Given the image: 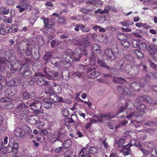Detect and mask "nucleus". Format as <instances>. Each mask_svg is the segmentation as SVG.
I'll list each match as a JSON object with an SVG mask.
<instances>
[{
    "instance_id": "1",
    "label": "nucleus",
    "mask_w": 157,
    "mask_h": 157,
    "mask_svg": "<svg viewBox=\"0 0 157 157\" xmlns=\"http://www.w3.org/2000/svg\"><path fill=\"white\" fill-rule=\"evenodd\" d=\"M19 144L18 143H14L13 139H11L8 144L6 148L3 145L2 139H0V153L5 154L6 153L16 155L18 152Z\"/></svg>"
},
{
    "instance_id": "2",
    "label": "nucleus",
    "mask_w": 157,
    "mask_h": 157,
    "mask_svg": "<svg viewBox=\"0 0 157 157\" xmlns=\"http://www.w3.org/2000/svg\"><path fill=\"white\" fill-rule=\"evenodd\" d=\"M75 50V53L70 49H67L65 52L67 56L68 60H70V62H73L74 61L77 62L79 61L82 55V51L80 48H78Z\"/></svg>"
},
{
    "instance_id": "3",
    "label": "nucleus",
    "mask_w": 157,
    "mask_h": 157,
    "mask_svg": "<svg viewBox=\"0 0 157 157\" xmlns=\"http://www.w3.org/2000/svg\"><path fill=\"white\" fill-rule=\"evenodd\" d=\"M121 102V105L119 110L117 113V115L119 114L120 113L124 111L128 108V110L130 111L132 110V107L133 106V103L132 101L130 100H127L125 101L123 98H119L117 100V102L120 104Z\"/></svg>"
},
{
    "instance_id": "4",
    "label": "nucleus",
    "mask_w": 157,
    "mask_h": 157,
    "mask_svg": "<svg viewBox=\"0 0 157 157\" xmlns=\"http://www.w3.org/2000/svg\"><path fill=\"white\" fill-rule=\"evenodd\" d=\"M42 100V99L40 98H36L34 99V102L29 105L31 109L35 111L36 114L43 113V110L41 109Z\"/></svg>"
},
{
    "instance_id": "5",
    "label": "nucleus",
    "mask_w": 157,
    "mask_h": 157,
    "mask_svg": "<svg viewBox=\"0 0 157 157\" xmlns=\"http://www.w3.org/2000/svg\"><path fill=\"white\" fill-rule=\"evenodd\" d=\"M94 118H92L90 120V121L92 123H100L103 122L105 120L104 118H112L114 117V116H111V113H107L105 114H100L98 116H94Z\"/></svg>"
},
{
    "instance_id": "6",
    "label": "nucleus",
    "mask_w": 157,
    "mask_h": 157,
    "mask_svg": "<svg viewBox=\"0 0 157 157\" xmlns=\"http://www.w3.org/2000/svg\"><path fill=\"white\" fill-rule=\"evenodd\" d=\"M86 72L89 78L94 79L97 77L99 75L98 71H96L95 68L91 66L86 69Z\"/></svg>"
},
{
    "instance_id": "7",
    "label": "nucleus",
    "mask_w": 157,
    "mask_h": 157,
    "mask_svg": "<svg viewBox=\"0 0 157 157\" xmlns=\"http://www.w3.org/2000/svg\"><path fill=\"white\" fill-rule=\"evenodd\" d=\"M4 57L6 61L10 63L12 62L16 58L14 52L11 49H9L6 51L4 53Z\"/></svg>"
},
{
    "instance_id": "8",
    "label": "nucleus",
    "mask_w": 157,
    "mask_h": 157,
    "mask_svg": "<svg viewBox=\"0 0 157 157\" xmlns=\"http://www.w3.org/2000/svg\"><path fill=\"white\" fill-rule=\"evenodd\" d=\"M13 65V66L15 67L18 70L19 68V69L18 71V73L19 74H21L22 73L21 71H25V65H22L21 62L20 60H17L14 63H11Z\"/></svg>"
},
{
    "instance_id": "9",
    "label": "nucleus",
    "mask_w": 157,
    "mask_h": 157,
    "mask_svg": "<svg viewBox=\"0 0 157 157\" xmlns=\"http://www.w3.org/2000/svg\"><path fill=\"white\" fill-rule=\"evenodd\" d=\"M108 59L114 60L116 59V53L110 48H107L105 51Z\"/></svg>"
},
{
    "instance_id": "10",
    "label": "nucleus",
    "mask_w": 157,
    "mask_h": 157,
    "mask_svg": "<svg viewBox=\"0 0 157 157\" xmlns=\"http://www.w3.org/2000/svg\"><path fill=\"white\" fill-rule=\"evenodd\" d=\"M145 113V111L144 110H138L135 112H129V114L126 116V117L128 119H131L132 117H139L142 116Z\"/></svg>"
},
{
    "instance_id": "11",
    "label": "nucleus",
    "mask_w": 157,
    "mask_h": 157,
    "mask_svg": "<svg viewBox=\"0 0 157 157\" xmlns=\"http://www.w3.org/2000/svg\"><path fill=\"white\" fill-rule=\"evenodd\" d=\"M144 86V84L143 82L138 83L135 82L131 84L130 87L131 89L134 91H139L140 89Z\"/></svg>"
},
{
    "instance_id": "12",
    "label": "nucleus",
    "mask_w": 157,
    "mask_h": 157,
    "mask_svg": "<svg viewBox=\"0 0 157 157\" xmlns=\"http://www.w3.org/2000/svg\"><path fill=\"white\" fill-rule=\"evenodd\" d=\"M53 52L52 51L45 52L44 55L43 57V59L46 61L49 60L53 64H55L56 66H57L58 65V62L55 61L52 62L51 60V59L53 57Z\"/></svg>"
},
{
    "instance_id": "13",
    "label": "nucleus",
    "mask_w": 157,
    "mask_h": 157,
    "mask_svg": "<svg viewBox=\"0 0 157 157\" xmlns=\"http://www.w3.org/2000/svg\"><path fill=\"white\" fill-rule=\"evenodd\" d=\"M117 89L120 94L121 95H129L131 94L129 89L125 86H118Z\"/></svg>"
},
{
    "instance_id": "14",
    "label": "nucleus",
    "mask_w": 157,
    "mask_h": 157,
    "mask_svg": "<svg viewBox=\"0 0 157 157\" xmlns=\"http://www.w3.org/2000/svg\"><path fill=\"white\" fill-rule=\"evenodd\" d=\"M36 84L40 86H48L49 85L50 82L47 81L44 77H38L36 80Z\"/></svg>"
},
{
    "instance_id": "15",
    "label": "nucleus",
    "mask_w": 157,
    "mask_h": 157,
    "mask_svg": "<svg viewBox=\"0 0 157 157\" xmlns=\"http://www.w3.org/2000/svg\"><path fill=\"white\" fill-rule=\"evenodd\" d=\"M15 135L18 137H22L25 134V131L23 128L20 127H17L15 128L14 131Z\"/></svg>"
},
{
    "instance_id": "16",
    "label": "nucleus",
    "mask_w": 157,
    "mask_h": 157,
    "mask_svg": "<svg viewBox=\"0 0 157 157\" xmlns=\"http://www.w3.org/2000/svg\"><path fill=\"white\" fill-rule=\"evenodd\" d=\"M4 25L2 24L0 25V34L6 35L10 32H11V31H10L11 29L10 27L7 26L4 28Z\"/></svg>"
},
{
    "instance_id": "17",
    "label": "nucleus",
    "mask_w": 157,
    "mask_h": 157,
    "mask_svg": "<svg viewBox=\"0 0 157 157\" xmlns=\"http://www.w3.org/2000/svg\"><path fill=\"white\" fill-rule=\"evenodd\" d=\"M50 98L52 101L55 103L63 101V98L62 97H58L57 95L55 94H51Z\"/></svg>"
},
{
    "instance_id": "18",
    "label": "nucleus",
    "mask_w": 157,
    "mask_h": 157,
    "mask_svg": "<svg viewBox=\"0 0 157 157\" xmlns=\"http://www.w3.org/2000/svg\"><path fill=\"white\" fill-rule=\"evenodd\" d=\"M35 93L34 92H30L28 93L27 91L23 93V94L22 98L23 100H27L28 99L31 98L35 96Z\"/></svg>"
},
{
    "instance_id": "19",
    "label": "nucleus",
    "mask_w": 157,
    "mask_h": 157,
    "mask_svg": "<svg viewBox=\"0 0 157 157\" xmlns=\"http://www.w3.org/2000/svg\"><path fill=\"white\" fill-rule=\"evenodd\" d=\"M52 102L50 100L47 98H45L43 99V105L44 107L46 109H49L52 106Z\"/></svg>"
},
{
    "instance_id": "20",
    "label": "nucleus",
    "mask_w": 157,
    "mask_h": 157,
    "mask_svg": "<svg viewBox=\"0 0 157 157\" xmlns=\"http://www.w3.org/2000/svg\"><path fill=\"white\" fill-rule=\"evenodd\" d=\"M28 105H26L25 103H21L20 104L17 108H15L14 111V113L16 115L18 114V113L20 112L21 111H22L23 109L26 108Z\"/></svg>"
},
{
    "instance_id": "21",
    "label": "nucleus",
    "mask_w": 157,
    "mask_h": 157,
    "mask_svg": "<svg viewBox=\"0 0 157 157\" xmlns=\"http://www.w3.org/2000/svg\"><path fill=\"white\" fill-rule=\"evenodd\" d=\"M129 143L130 144V146H131V147L133 146H135L136 147H138L140 151L143 149L142 145L139 141H136L135 140H131Z\"/></svg>"
},
{
    "instance_id": "22",
    "label": "nucleus",
    "mask_w": 157,
    "mask_h": 157,
    "mask_svg": "<svg viewBox=\"0 0 157 157\" xmlns=\"http://www.w3.org/2000/svg\"><path fill=\"white\" fill-rule=\"evenodd\" d=\"M129 143L130 144V146H131V147L133 146H135L136 147H138L140 151L143 149L142 145L139 141H136L135 140H131Z\"/></svg>"
},
{
    "instance_id": "23",
    "label": "nucleus",
    "mask_w": 157,
    "mask_h": 157,
    "mask_svg": "<svg viewBox=\"0 0 157 157\" xmlns=\"http://www.w3.org/2000/svg\"><path fill=\"white\" fill-rule=\"evenodd\" d=\"M129 143L130 144V146H131V147L133 146H135L136 147H138L140 151L143 149L142 145L139 141H136L135 140H131Z\"/></svg>"
},
{
    "instance_id": "24",
    "label": "nucleus",
    "mask_w": 157,
    "mask_h": 157,
    "mask_svg": "<svg viewBox=\"0 0 157 157\" xmlns=\"http://www.w3.org/2000/svg\"><path fill=\"white\" fill-rule=\"evenodd\" d=\"M28 121L31 124L34 125L36 124L39 121V118L36 116H33L30 117Z\"/></svg>"
},
{
    "instance_id": "25",
    "label": "nucleus",
    "mask_w": 157,
    "mask_h": 157,
    "mask_svg": "<svg viewBox=\"0 0 157 157\" xmlns=\"http://www.w3.org/2000/svg\"><path fill=\"white\" fill-rule=\"evenodd\" d=\"M72 63V62H70V60H63L60 62L59 65L61 67L66 68L69 67L70 66L71 63Z\"/></svg>"
},
{
    "instance_id": "26",
    "label": "nucleus",
    "mask_w": 157,
    "mask_h": 157,
    "mask_svg": "<svg viewBox=\"0 0 157 157\" xmlns=\"http://www.w3.org/2000/svg\"><path fill=\"white\" fill-rule=\"evenodd\" d=\"M21 72H22V73L21 74H22V77L25 79H29L31 78L32 76V72L30 70L26 71L25 68V71H21Z\"/></svg>"
},
{
    "instance_id": "27",
    "label": "nucleus",
    "mask_w": 157,
    "mask_h": 157,
    "mask_svg": "<svg viewBox=\"0 0 157 157\" xmlns=\"http://www.w3.org/2000/svg\"><path fill=\"white\" fill-rule=\"evenodd\" d=\"M29 113V111L28 110L24 109L21 111L20 112L18 113V114H16V115L19 116L21 118H23V117H27L28 116Z\"/></svg>"
},
{
    "instance_id": "28",
    "label": "nucleus",
    "mask_w": 157,
    "mask_h": 157,
    "mask_svg": "<svg viewBox=\"0 0 157 157\" xmlns=\"http://www.w3.org/2000/svg\"><path fill=\"white\" fill-rule=\"evenodd\" d=\"M131 147V146H130L129 143L127 145L123 147L122 151L124 155H127L129 154Z\"/></svg>"
},
{
    "instance_id": "29",
    "label": "nucleus",
    "mask_w": 157,
    "mask_h": 157,
    "mask_svg": "<svg viewBox=\"0 0 157 157\" xmlns=\"http://www.w3.org/2000/svg\"><path fill=\"white\" fill-rule=\"evenodd\" d=\"M44 27L45 28H49L48 26H52L54 24V22L53 20L49 18H45L44 19Z\"/></svg>"
},
{
    "instance_id": "30",
    "label": "nucleus",
    "mask_w": 157,
    "mask_h": 157,
    "mask_svg": "<svg viewBox=\"0 0 157 157\" xmlns=\"http://www.w3.org/2000/svg\"><path fill=\"white\" fill-rule=\"evenodd\" d=\"M7 81L4 77L0 74V89H2L5 86Z\"/></svg>"
},
{
    "instance_id": "31",
    "label": "nucleus",
    "mask_w": 157,
    "mask_h": 157,
    "mask_svg": "<svg viewBox=\"0 0 157 157\" xmlns=\"http://www.w3.org/2000/svg\"><path fill=\"white\" fill-rule=\"evenodd\" d=\"M111 9V6H107L104 8V10L101 11V9H98L97 10L95 11V13H97L98 12L99 13H107L109 12V10Z\"/></svg>"
},
{
    "instance_id": "32",
    "label": "nucleus",
    "mask_w": 157,
    "mask_h": 157,
    "mask_svg": "<svg viewBox=\"0 0 157 157\" xmlns=\"http://www.w3.org/2000/svg\"><path fill=\"white\" fill-rule=\"evenodd\" d=\"M139 73V70L138 68L134 66L132 67L129 74L132 76L134 77L137 75Z\"/></svg>"
},
{
    "instance_id": "33",
    "label": "nucleus",
    "mask_w": 157,
    "mask_h": 157,
    "mask_svg": "<svg viewBox=\"0 0 157 157\" xmlns=\"http://www.w3.org/2000/svg\"><path fill=\"white\" fill-rule=\"evenodd\" d=\"M80 153L82 154L81 155V156L82 157L86 156V155H90L89 150H87V147L82 148L81 150Z\"/></svg>"
},
{
    "instance_id": "34",
    "label": "nucleus",
    "mask_w": 157,
    "mask_h": 157,
    "mask_svg": "<svg viewBox=\"0 0 157 157\" xmlns=\"http://www.w3.org/2000/svg\"><path fill=\"white\" fill-rule=\"evenodd\" d=\"M98 148L94 146H92L89 148V152L90 154H95L98 153Z\"/></svg>"
},
{
    "instance_id": "35",
    "label": "nucleus",
    "mask_w": 157,
    "mask_h": 157,
    "mask_svg": "<svg viewBox=\"0 0 157 157\" xmlns=\"http://www.w3.org/2000/svg\"><path fill=\"white\" fill-rule=\"evenodd\" d=\"M97 63L101 67L105 68L108 70L110 69V67L107 65L106 63L103 61H101L100 59H98L97 61Z\"/></svg>"
},
{
    "instance_id": "36",
    "label": "nucleus",
    "mask_w": 157,
    "mask_h": 157,
    "mask_svg": "<svg viewBox=\"0 0 157 157\" xmlns=\"http://www.w3.org/2000/svg\"><path fill=\"white\" fill-rule=\"evenodd\" d=\"M125 142V139L124 138L120 139L119 140H116L115 143L117 144L119 147H122Z\"/></svg>"
},
{
    "instance_id": "37",
    "label": "nucleus",
    "mask_w": 157,
    "mask_h": 157,
    "mask_svg": "<svg viewBox=\"0 0 157 157\" xmlns=\"http://www.w3.org/2000/svg\"><path fill=\"white\" fill-rule=\"evenodd\" d=\"M28 44L24 42H21L19 45V50L21 51H23L28 47Z\"/></svg>"
},
{
    "instance_id": "38",
    "label": "nucleus",
    "mask_w": 157,
    "mask_h": 157,
    "mask_svg": "<svg viewBox=\"0 0 157 157\" xmlns=\"http://www.w3.org/2000/svg\"><path fill=\"white\" fill-rule=\"evenodd\" d=\"M93 50L96 53L99 54L101 51L100 47L97 44H93Z\"/></svg>"
},
{
    "instance_id": "39",
    "label": "nucleus",
    "mask_w": 157,
    "mask_h": 157,
    "mask_svg": "<svg viewBox=\"0 0 157 157\" xmlns=\"http://www.w3.org/2000/svg\"><path fill=\"white\" fill-rule=\"evenodd\" d=\"M72 142L70 140H65L63 143L64 147L65 148H70L72 145Z\"/></svg>"
},
{
    "instance_id": "40",
    "label": "nucleus",
    "mask_w": 157,
    "mask_h": 157,
    "mask_svg": "<svg viewBox=\"0 0 157 157\" xmlns=\"http://www.w3.org/2000/svg\"><path fill=\"white\" fill-rule=\"evenodd\" d=\"M134 54L139 59H142L144 57V54L140 50H135L133 51Z\"/></svg>"
},
{
    "instance_id": "41",
    "label": "nucleus",
    "mask_w": 157,
    "mask_h": 157,
    "mask_svg": "<svg viewBox=\"0 0 157 157\" xmlns=\"http://www.w3.org/2000/svg\"><path fill=\"white\" fill-rule=\"evenodd\" d=\"M58 75V73L57 72L53 71L48 72L47 75V77L50 79L51 78H52L55 77L57 76Z\"/></svg>"
},
{
    "instance_id": "42",
    "label": "nucleus",
    "mask_w": 157,
    "mask_h": 157,
    "mask_svg": "<svg viewBox=\"0 0 157 157\" xmlns=\"http://www.w3.org/2000/svg\"><path fill=\"white\" fill-rule=\"evenodd\" d=\"M6 60L5 59V57H0V71H2L4 70V67L2 65V63H4L6 62Z\"/></svg>"
},
{
    "instance_id": "43",
    "label": "nucleus",
    "mask_w": 157,
    "mask_h": 157,
    "mask_svg": "<svg viewBox=\"0 0 157 157\" xmlns=\"http://www.w3.org/2000/svg\"><path fill=\"white\" fill-rule=\"evenodd\" d=\"M117 39L121 41V43L123 41H125L126 39V37L123 34L118 33L117 36Z\"/></svg>"
},
{
    "instance_id": "44",
    "label": "nucleus",
    "mask_w": 157,
    "mask_h": 157,
    "mask_svg": "<svg viewBox=\"0 0 157 157\" xmlns=\"http://www.w3.org/2000/svg\"><path fill=\"white\" fill-rule=\"evenodd\" d=\"M9 13V10L6 8L0 7V14L6 15Z\"/></svg>"
},
{
    "instance_id": "45",
    "label": "nucleus",
    "mask_w": 157,
    "mask_h": 157,
    "mask_svg": "<svg viewBox=\"0 0 157 157\" xmlns=\"http://www.w3.org/2000/svg\"><path fill=\"white\" fill-rule=\"evenodd\" d=\"M113 81L115 82L119 83L120 84H124L125 82V80L124 78L118 77L114 78Z\"/></svg>"
},
{
    "instance_id": "46",
    "label": "nucleus",
    "mask_w": 157,
    "mask_h": 157,
    "mask_svg": "<svg viewBox=\"0 0 157 157\" xmlns=\"http://www.w3.org/2000/svg\"><path fill=\"white\" fill-rule=\"evenodd\" d=\"M89 60L91 65H94L96 63L95 59L93 53H91L89 58Z\"/></svg>"
},
{
    "instance_id": "47",
    "label": "nucleus",
    "mask_w": 157,
    "mask_h": 157,
    "mask_svg": "<svg viewBox=\"0 0 157 157\" xmlns=\"http://www.w3.org/2000/svg\"><path fill=\"white\" fill-rule=\"evenodd\" d=\"M142 33V31H141V30L140 29L137 30L136 31V32L133 33V34L135 37L139 38H141L142 36L141 35Z\"/></svg>"
},
{
    "instance_id": "48",
    "label": "nucleus",
    "mask_w": 157,
    "mask_h": 157,
    "mask_svg": "<svg viewBox=\"0 0 157 157\" xmlns=\"http://www.w3.org/2000/svg\"><path fill=\"white\" fill-rule=\"evenodd\" d=\"M132 67L131 65L129 64L126 65L124 67V71L129 74Z\"/></svg>"
},
{
    "instance_id": "49",
    "label": "nucleus",
    "mask_w": 157,
    "mask_h": 157,
    "mask_svg": "<svg viewBox=\"0 0 157 157\" xmlns=\"http://www.w3.org/2000/svg\"><path fill=\"white\" fill-rule=\"evenodd\" d=\"M131 45L135 48H139L140 47V43L135 40H132L131 42Z\"/></svg>"
},
{
    "instance_id": "50",
    "label": "nucleus",
    "mask_w": 157,
    "mask_h": 157,
    "mask_svg": "<svg viewBox=\"0 0 157 157\" xmlns=\"http://www.w3.org/2000/svg\"><path fill=\"white\" fill-rule=\"evenodd\" d=\"M144 144L149 148H151L154 146V143L152 141H146L144 142Z\"/></svg>"
},
{
    "instance_id": "51",
    "label": "nucleus",
    "mask_w": 157,
    "mask_h": 157,
    "mask_svg": "<svg viewBox=\"0 0 157 157\" xmlns=\"http://www.w3.org/2000/svg\"><path fill=\"white\" fill-rule=\"evenodd\" d=\"M21 6L26 8L29 6L30 2L28 0H23L21 1Z\"/></svg>"
},
{
    "instance_id": "52",
    "label": "nucleus",
    "mask_w": 157,
    "mask_h": 157,
    "mask_svg": "<svg viewBox=\"0 0 157 157\" xmlns=\"http://www.w3.org/2000/svg\"><path fill=\"white\" fill-rule=\"evenodd\" d=\"M80 30L82 32L87 33L90 31V29L88 27L82 24Z\"/></svg>"
},
{
    "instance_id": "53",
    "label": "nucleus",
    "mask_w": 157,
    "mask_h": 157,
    "mask_svg": "<svg viewBox=\"0 0 157 157\" xmlns=\"http://www.w3.org/2000/svg\"><path fill=\"white\" fill-rule=\"evenodd\" d=\"M45 124L44 122L39 121L36 123V127L37 128L39 129H43Z\"/></svg>"
},
{
    "instance_id": "54",
    "label": "nucleus",
    "mask_w": 157,
    "mask_h": 157,
    "mask_svg": "<svg viewBox=\"0 0 157 157\" xmlns=\"http://www.w3.org/2000/svg\"><path fill=\"white\" fill-rule=\"evenodd\" d=\"M74 121L72 118H67L65 121V125L67 126L69 125V124L74 122Z\"/></svg>"
},
{
    "instance_id": "55",
    "label": "nucleus",
    "mask_w": 157,
    "mask_h": 157,
    "mask_svg": "<svg viewBox=\"0 0 157 157\" xmlns=\"http://www.w3.org/2000/svg\"><path fill=\"white\" fill-rule=\"evenodd\" d=\"M12 101V99L7 97L2 98L0 99V101L2 102H10Z\"/></svg>"
},
{
    "instance_id": "56",
    "label": "nucleus",
    "mask_w": 157,
    "mask_h": 157,
    "mask_svg": "<svg viewBox=\"0 0 157 157\" xmlns=\"http://www.w3.org/2000/svg\"><path fill=\"white\" fill-rule=\"evenodd\" d=\"M92 9L87 10L83 8H81L80 10L81 12L85 14H87L91 12H92Z\"/></svg>"
},
{
    "instance_id": "57",
    "label": "nucleus",
    "mask_w": 157,
    "mask_h": 157,
    "mask_svg": "<svg viewBox=\"0 0 157 157\" xmlns=\"http://www.w3.org/2000/svg\"><path fill=\"white\" fill-rule=\"evenodd\" d=\"M121 44L123 46L126 48H128L130 46V42L128 41L127 40L121 42Z\"/></svg>"
},
{
    "instance_id": "58",
    "label": "nucleus",
    "mask_w": 157,
    "mask_h": 157,
    "mask_svg": "<svg viewBox=\"0 0 157 157\" xmlns=\"http://www.w3.org/2000/svg\"><path fill=\"white\" fill-rule=\"evenodd\" d=\"M14 86H19L20 85L21 81L20 79L18 78H14L13 79Z\"/></svg>"
},
{
    "instance_id": "59",
    "label": "nucleus",
    "mask_w": 157,
    "mask_h": 157,
    "mask_svg": "<svg viewBox=\"0 0 157 157\" xmlns=\"http://www.w3.org/2000/svg\"><path fill=\"white\" fill-rule=\"evenodd\" d=\"M14 107V105L13 103L9 102L5 105V108L7 109H11Z\"/></svg>"
},
{
    "instance_id": "60",
    "label": "nucleus",
    "mask_w": 157,
    "mask_h": 157,
    "mask_svg": "<svg viewBox=\"0 0 157 157\" xmlns=\"http://www.w3.org/2000/svg\"><path fill=\"white\" fill-rule=\"evenodd\" d=\"M62 113L63 116L67 117L69 114V111L67 109H65L62 111Z\"/></svg>"
},
{
    "instance_id": "61",
    "label": "nucleus",
    "mask_w": 157,
    "mask_h": 157,
    "mask_svg": "<svg viewBox=\"0 0 157 157\" xmlns=\"http://www.w3.org/2000/svg\"><path fill=\"white\" fill-rule=\"evenodd\" d=\"M81 23H79L74 25V30L76 32H78L79 29H81Z\"/></svg>"
},
{
    "instance_id": "62",
    "label": "nucleus",
    "mask_w": 157,
    "mask_h": 157,
    "mask_svg": "<svg viewBox=\"0 0 157 157\" xmlns=\"http://www.w3.org/2000/svg\"><path fill=\"white\" fill-rule=\"evenodd\" d=\"M10 65L11 66V68L10 70V74L12 75L11 74H14V73L17 70L16 68H15L13 66V65L12 64V63H11L10 64Z\"/></svg>"
},
{
    "instance_id": "63",
    "label": "nucleus",
    "mask_w": 157,
    "mask_h": 157,
    "mask_svg": "<svg viewBox=\"0 0 157 157\" xmlns=\"http://www.w3.org/2000/svg\"><path fill=\"white\" fill-rule=\"evenodd\" d=\"M10 65L11 66V68L10 70V74L12 75L11 74H14V73L17 70L16 68H15L13 66V65L12 64V63H11L10 64Z\"/></svg>"
},
{
    "instance_id": "64",
    "label": "nucleus",
    "mask_w": 157,
    "mask_h": 157,
    "mask_svg": "<svg viewBox=\"0 0 157 157\" xmlns=\"http://www.w3.org/2000/svg\"><path fill=\"white\" fill-rule=\"evenodd\" d=\"M84 45L83 47L84 48H86L89 46L90 45V42L88 39H84Z\"/></svg>"
}]
</instances>
